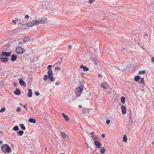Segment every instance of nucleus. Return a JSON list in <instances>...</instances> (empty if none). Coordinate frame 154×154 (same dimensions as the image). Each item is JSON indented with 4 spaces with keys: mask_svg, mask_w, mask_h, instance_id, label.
Returning <instances> with one entry per match:
<instances>
[{
    "mask_svg": "<svg viewBox=\"0 0 154 154\" xmlns=\"http://www.w3.org/2000/svg\"><path fill=\"white\" fill-rule=\"evenodd\" d=\"M48 75H45L43 78V80L44 81H46L49 79L51 82H54L55 80V78L53 76V72L52 70H50L47 72Z\"/></svg>",
    "mask_w": 154,
    "mask_h": 154,
    "instance_id": "obj_1",
    "label": "nucleus"
},
{
    "mask_svg": "<svg viewBox=\"0 0 154 154\" xmlns=\"http://www.w3.org/2000/svg\"><path fill=\"white\" fill-rule=\"evenodd\" d=\"M1 149L2 152L5 153H9L11 152V147L6 144L2 145L1 146Z\"/></svg>",
    "mask_w": 154,
    "mask_h": 154,
    "instance_id": "obj_2",
    "label": "nucleus"
},
{
    "mask_svg": "<svg viewBox=\"0 0 154 154\" xmlns=\"http://www.w3.org/2000/svg\"><path fill=\"white\" fill-rule=\"evenodd\" d=\"M83 87L82 86H81L76 88L75 90V92L76 95L77 96H79L82 91H83Z\"/></svg>",
    "mask_w": 154,
    "mask_h": 154,
    "instance_id": "obj_3",
    "label": "nucleus"
},
{
    "mask_svg": "<svg viewBox=\"0 0 154 154\" xmlns=\"http://www.w3.org/2000/svg\"><path fill=\"white\" fill-rule=\"evenodd\" d=\"M25 51V49L20 46H18L16 48V52L18 54H22Z\"/></svg>",
    "mask_w": 154,
    "mask_h": 154,
    "instance_id": "obj_4",
    "label": "nucleus"
},
{
    "mask_svg": "<svg viewBox=\"0 0 154 154\" xmlns=\"http://www.w3.org/2000/svg\"><path fill=\"white\" fill-rule=\"evenodd\" d=\"M11 54V52H6L3 51L2 53H0V55L1 57H10Z\"/></svg>",
    "mask_w": 154,
    "mask_h": 154,
    "instance_id": "obj_5",
    "label": "nucleus"
},
{
    "mask_svg": "<svg viewBox=\"0 0 154 154\" xmlns=\"http://www.w3.org/2000/svg\"><path fill=\"white\" fill-rule=\"evenodd\" d=\"M18 80L19 81V84L21 85L23 87H25L26 86V84L22 78L18 79Z\"/></svg>",
    "mask_w": 154,
    "mask_h": 154,
    "instance_id": "obj_6",
    "label": "nucleus"
},
{
    "mask_svg": "<svg viewBox=\"0 0 154 154\" xmlns=\"http://www.w3.org/2000/svg\"><path fill=\"white\" fill-rule=\"evenodd\" d=\"M35 25H36V24L35 20H34L32 22L27 23L26 24V26L28 27H30Z\"/></svg>",
    "mask_w": 154,
    "mask_h": 154,
    "instance_id": "obj_7",
    "label": "nucleus"
},
{
    "mask_svg": "<svg viewBox=\"0 0 154 154\" xmlns=\"http://www.w3.org/2000/svg\"><path fill=\"white\" fill-rule=\"evenodd\" d=\"M94 144L98 148H100L101 147L102 143L98 141L94 140Z\"/></svg>",
    "mask_w": 154,
    "mask_h": 154,
    "instance_id": "obj_8",
    "label": "nucleus"
},
{
    "mask_svg": "<svg viewBox=\"0 0 154 154\" xmlns=\"http://www.w3.org/2000/svg\"><path fill=\"white\" fill-rule=\"evenodd\" d=\"M73 99V96L70 95L68 96L67 98L66 99V100L67 103H69L72 101Z\"/></svg>",
    "mask_w": 154,
    "mask_h": 154,
    "instance_id": "obj_9",
    "label": "nucleus"
},
{
    "mask_svg": "<svg viewBox=\"0 0 154 154\" xmlns=\"http://www.w3.org/2000/svg\"><path fill=\"white\" fill-rule=\"evenodd\" d=\"M121 108L122 112V114L123 115L125 114L126 113V107L123 105H122L121 106Z\"/></svg>",
    "mask_w": 154,
    "mask_h": 154,
    "instance_id": "obj_10",
    "label": "nucleus"
},
{
    "mask_svg": "<svg viewBox=\"0 0 154 154\" xmlns=\"http://www.w3.org/2000/svg\"><path fill=\"white\" fill-rule=\"evenodd\" d=\"M14 94L19 96L21 94V92L19 89L16 88L15 91H14Z\"/></svg>",
    "mask_w": 154,
    "mask_h": 154,
    "instance_id": "obj_11",
    "label": "nucleus"
},
{
    "mask_svg": "<svg viewBox=\"0 0 154 154\" xmlns=\"http://www.w3.org/2000/svg\"><path fill=\"white\" fill-rule=\"evenodd\" d=\"M80 68L81 69H82L84 71H87L89 70V68L88 67L84 66L83 64L81 65Z\"/></svg>",
    "mask_w": 154,
    "mask_h": 154,
    "instance_id": "obj_12",
    "label": "nucleus"
},
{
    "mask_svg": "<svg viewBox=\"0 0 154 154\" xmlns=\"http://www.w3.org/2000/svg\"><path fill=\"white\" fill-rule=\"evenodd\" d=\"M40 24L44 23L46 21V19L44 17H42L39 19Z\"/></svg>",
    "mask_w": 154,
    "mask_h": 154,
    "instance_id": "obj_13",
    "label": "nucleus"
},
{
    "mask_svg": "<svg viewBox=\"0 0 154 154\" xmlns=\"http://www.w3.org/2000/svg\"><path fill=\"white\" fill-rule=\"evenodd\" d=\"M17 58V55L13 54L11 56V60L12 62H14L16 60Z\"/></svg>",
    "mask_w": 154,
    "mask_h": 154,
    "instance_id": "obj_14",
    "label": "nucleus"
},
{
    "mask_svg": "<svg viewBox=\"0 0 154 154\" xmlns=\"http://www.w3.org/2000/svg\"><path fill=\"white\" fill-rule=\"evenodd\" d=\"M61 115L64 118L66 121H68L69 120V117L64 113H62Z\"/></svg>",
    "mask_w": 154,
    "mask_h": 154,
    "instance_id": "obj_15",
    "label": "nucleus"
},
{
    "mask_svg": "<svg viewBox=\"0 0 154 154\" xmlns=\"http://www.w3.org/2000/svg\"><path fill=\"white\" fill-rule=\"evenodd\" d=\"M28 121L29 122L33 124L35 123L36 122V119L33 118H30L28 120Z\"/></svg>",
    "mask_w": 154,
    "mask_h": 154,
    "instance_id": "obj_16",
    "label": "nucleus"
},
{
    "mask_svg": "<svg viewBox=\"0 0 154 154\" xmlns=\"http://www.w3.org/2000/svg\"><path fill=\"white\" fill-rule=\"evenodd\" d=\"M22 28H18L12 31L13 32L18 33L22 31Z\"/></svg>",
    "mask_w": 154,
    "mask_h": 154,
    "instance_id": "obj_17",
    "label": "nucleus"
},
{
    "mask_svg": "<svg viewBox=\"0 0 154 154\" xmlns=\"http://www.w3.org/2000/svg\"><path fill=\"white\" fill-rule=\"evenodd\" d=\"M28 93L27 94V96L29 97H31L32 96V90L31 89H28Z\"/></svg>",
    "mask_w": 154,
    "mask_h": 154,
    "instance_id": "obj_18",
    "label": "nucleus"
},
{
    "mask_svg": "<svg viewBox=\"0 0 154 154\" xmlns=\"http://www.w3.org/2000/svg\"><path fill=\"white\" fill-rule=\"evenodd\" d=\"M128 121L129 124L127 125L130 126L133 123V121L131 117H128Z\"/></svg>",
    "mask_w": 154,
    "mask_h": 154,
    "instance_id": "obj_19",
    "label": "nucleus"
},
{
    "mask_svg": "<svg viewBox=\"0 0 154 154\" xmlns=\"http://www.w3.org/2000/svg\"><path fill=\"white\" fill-rule=\"evenodd\" d=\"M141 79L140 77L138 75L135 76L134 78V80L135 82H138Z\"/></svg>",
    "mask_w": 154,
    "mask_h": 154,
    "instance_id": "obj_20",
    "label": "nucleus"
},
{
    "mask_svg": "<svg viewBox=\"0 0 154 154\" xmlns=\"http://www.w3.org/2000/svg\"><path fill=\"white\" fill-rule=\"evenodd\" d=\"M30 38L29 37H27L24 38H23V41L24 42H29L30 40Z\"/></svg>",
    "mask_w": 154,
    "mask_h": 154,
    "instance_id": "obj_21",
    "label": "nucleus"
},
{
    "mask_svg": "<svg viewBox=\"0 0 154 154\" xmlns=\"http://www.w3.org/2000/svg\"><path fill=\"white\" fill-rule=\"evenodd\" d=\"M106 150L104 147H101L100 150V152L101 154H104Z\"/></svg>",
    "mask_w": 154,
    "mask_h": 154,
    "instance_id": "obj_22",
    "label": "nucleus"
},
{
    "mask_svg": "<svg viewBox=\"0 0 154 154\" xmlns=\"http://www.w3.org/2000/svg\"><path fill=\"white\" fill-rule=\"evenodd\" d=\"M121 101L122 103H125V97L122 96L120 98Z\"/></svg>",
    "mask_w": 154,
    "mask_h": 154,
    "instance_id": "obj_23",
    "label": "nucleus"
},
{
    "mask_svg": "<svg viewBox=\"0 0 154 154\" xmlns=\"http://www.w3.org/2000/svg\"><path fill=\"white\" fill-rule=\"evenodd\" d=\"M20 127L23 130H26V127L24 126L23 124H21L20 125Z\"/></svg>",
    "mask_w": 154,
    "mask_h": 154,
    "instance_id": "obj_24",
    "label": "nucleus"
},
{
    "mask_svg": "<svg viewBox=\"0 0 154 154\" xmlns=\"http://www.w3.org/2000/svg\"><path fill=\"white\" fill-rule=\"evenodd\" d=\"M91 137L93 140H98L99 139L98 136L97 135H95L94 136H91Z\"/></svg>",
    "mask_w": 154,
    "mask_h": 154,
    "instance_id": "obj_25",
    "label": "nucleus"
},
{
    "mask_svg": "<svg viewBox=\"0 0 154 154\" xmlns=\"http://www.w3.org/2000/svg\"><path fill=\"white\" fill-rule=\"evenodd\" d=\"M128 111V117H131L132 112L131 110L130 109H129Z\"/></svg>",
    "mask_w": 154,
    "mask_h": 154,
    "instance_id": "obj_26",
    "label": "nucleus"
},
{
    "mask_svg": "<svg viewBox=\"0 0 154 154\" xmlns=\"http://www.w3.org/2000/svg\"><path fill=\"white\" fill-rule=\"evenodd\" d=\"M19 130V128L17 125L15 126L13 128V130L15 131H18Z\"/></svg>",
    "mask_w": 154,
    "mask_h": 154,
    "instance_id": "obj_27",
    "label": "nucleus"
},
{
    "mask_svg": "<svg viewBox=\"0 0 154 154\" xmlns=\"http://www.w3.org/2000/svg\"><path fill=\"white\" fill-rule=\"evenodd\" d=\"M24 133V131L22 130L18 131L17 132V134L20 136H22Z\"/></svg>",
    "mask_w": 154,
    "mask_h": 154,
    "instance_id": "obj_28",
    "label": "nucleus"
},
{
    "mask_svg": "<svg viewBox=\"0 0 154 154\" xmlns=\"http://www.w3.org/2000/svg\"><path fill=\"white\" fill-rule=\"evenodd\" d=\"M141 78V80L140 81V82H139V83L143 85H145L144 78Z\"/></svg>",
    "mask_w": 154,
    "mask_h": 154,
    "instance_id": "obj_29",
    "label": "nucleus"
},
{
    "mask_svg": "<svg viewBox=\"0 0 154 154\" xmlns=\"http://www.w3.org/2000/svg\"><path fill=\"white\" fill-rule=\"evenodd\" d=\"M123 140L124 142H126L127 140V138L126 135H124L123 137Z\"/></svg>",
    "mask_w": 154,
    "mask_h": 154,
    "instance_id": "obj_30",
    "label": "nucleus"
},
{
    "mask_svg": "<svg viewBox=\"0 0 154 154\" xmlns=\"http://www.w3.org/2000/svg\"><path fill=\"white\" fill-rule=\"evenodd\" d=\"M82 111L83 114H85L86 112H89L88 109L85 108L84 109H82Z\"/></svg>",
    "mask_w": 154,
    "mask_h": 154,
    "instance_id": "obj_31",
    "label": "nucleus"
},
{
    "mask_svg": "<svg viewBox=\"0 0 154 154\" xmlns=\"http://www.w3.org/2000/svg\"><path fill=\"white\" fill-rule=\"evenodd\" d=\"M146 73L145 71L144 70L140 71H139L138 73L139 74L141 75L143 74H144Z\"/></svg>",
    "mask_w": 154,
    "mask_h": 154,
    "instance_id": "obj_32",
    "label": "nucleus"
},
{
    "mask_svg": "<svg viewBox=\"0 0 154 154\" xmlns=\"http://www.w3.org/2000/svg\"><path fill=\"white\" fill-rule=\"evenodd\" d=\"M91 60L93 63L96 65L97 64V61L96 59L93 58H92Z\"/></svg>",
    "mask_w": 154,
    "mask_h": 154,
    "instance_id": "obj_33",
    "label": "nucleus"
},
{
    "mask_svg": "<svg viewBox=\"0 0 154 154\" xmlns=\"http://www.w3.org/2000/svg\"><path fill=\"white\" fill-rule=\"evenodd\" d=\"M54 11L52 10V9H49L48 14H53L54 13L53 12Z\"/></svg>",
    "mask_w": 154,
    "mask_h": 154,
    "instance_id": "obj_34",
    "label": "nucleus"
},
{
    "mask_svg": "<svg viewBox=\"0 0 154 154\" xmlns=\"http://www.w3.org/2000/svg\"><path fill=\"white\" fill-rule=\"evenodd\" d=\"M6 109L5 107H3L0 109V112L2 113L4 112L5 110Z\"/></svg>",
    "mask_w": 154,
    "mask_h": 154,
    "instance_id": "obj_35",
    "label": "nucleus"
},
{
    "mask_svg": "<svg viewBox=\"0 0 154 154\" xmlns=\"http://www.w3.org/2000/svg\"><path fill=\"white\" fill-rule=\"evenodd\" d=\"M61 135L63 138H65L66 136L65 133L64 132H62L61 133Z\"/></svg>",
    "mask_w": 154,
    "mask_h": 154,
    "instance_id": "obj_36",
    "label": "nucleus"
},
{
    "mask_svg": "<svg viewBox=\"0 0 154 154\" xmlns=\"http://www.w3.org/2000/svg\"><path fill=\"white\" fill-rule=\"evenodd\" d=\"M34 94L36 96H38L40 94L39 92L38 91H35Z\"/></svg>",
    "mask_w": 154,
    "mask_h": 154,
    "instance_id": "obj_37",
    "label": "nucleus"
},
{
    "mask_svg": "<svg viewBox=\"0 0 154 154\" xmlns=\"http://www.w3.org/2000/svg\"><path fill=\"white\" fill-rule=\"evenodd\" d=\"M35 20V21L36 25L39 24H40L39 20Z\"/></svg>",
    "mask_w": 154,
    "mask_h": 154,
    "instance_id": "obj_38",
    "label": "nucleus"
},
{
    "mask_svg": "<svg viewBox=\"0 0 154 154\" xmlns=\"http://www.w3.org/2000/svg\"><path fill=\"white\" fill-rule=\"evenodd\" d=\"M52 67V66L51 65H49L47 67V69H48V71H49L50 70H52L51 69V68Z\"/></svg>",
    "mask_w": 154,
    "mask_h": 154,
    "instance_id": "obj_39",
    "label": "nucleus"
},
{
    "mask_svg": "<svg viewBox=\"0 0 154 154\" xmlns=\"http://www.w3.org/2000/svg\"><path fill=\"white\" fill-rule=\"evenodd\" d=\"M55 69L56 70L60 71V68L58 66H56L55 67Z\"/></svg>",
    "mask_w": 154,
    "mask_h": 154,
    "instance_id": "obj_40",
    "label": "nucleus"
},
{
    "mask_svg": "<svg viewBox=\"0 0 154 154\" xmlns=\"http://www.w3.org/2000/svg\"><path fill=\"white\" fill-rule=\"evenodd\" d=\"M110 122V120L109 119H107L106 121V123L107 125H108L109 124Z\"/></svg>",
    "mask_w": 154,
    "mask_h": 154,
    "instance_id": "obj_41",
    "label": "nucleus"
},
{
    "mask_svg": "<svg viewBox=\"0 0 154 154\" xmlns=\"http://www.w3.org/2000/svg\"><path fill=\"white\" fill-rule=\"evenodd\" d=\"M101 87L103 88V89H106V86H105L103 84H101Z\"/></svg>",
    "mask_w": 154,
    "mask_h": 154,
    "instance_id": "obj_42",
    "label": "nucleus"
},
{
    "mask_svg": "<svg viewBox=\"0 0 154 154\" xmlns=\"http://www.w3.org/2000/svg\"><path fill=\"white\" fill-rule=\"evenodd\" d=\"M23 107L26 109V110H27V106H26V105H23Z\"/></svg>",
    "mask_w": 154,
    "mask_h": 154,
    "instance_id": "obj_43",
    "label": "nucleus"
},
{
    "mask_svg": "<svg viewBox=\"0 0 154 154\" xmlns=\"http://www.w3.org/2000/svg\"><path fill=\"white\" fill-rule=\"evenodd\" d=\"M20 110H21V108L20 107L18 108L16 110V111L17 112H20Z\"/></svg>",
    "mask_w": 154,
    "mask_h": 154,
    "instance_id": "obj_44",
    "label": "nucleus"
},
{
    "mask_svg": "<svg viewBox=\"0 0 154 154\" xmlns=\"http://www.w3.org/2000/svg\"><path fill=\"white\" fill-rule=\"evenodd\" d=\"M60 84V83L58 81H57L56 82L55 85H59Z\"/></svg>",
    "mask_w": 154,
    "mask_h": 154,
    "instance_id": "obj_45",
    "label": "nucleus"
},
{
    "mask_svg": "<svg viewBox=\"0 0 154 154\" xmlns=\"http://www.w3.org/2000/svg\"><path fill=\"white\" fill-rule=\"evenodd\" d=\"M12 23L14 24H16V20H13L12 21Z\"/></svg>",
    "mask_w": 154,
    "mask_h": 154,
    "instance_id": "obj_46",
    "label": "nucleus"
},
{
    "mask_svg": "<svg viewBox=\"0 0 154 154\" xmlns=\"http://www.w3.org/2000/svg\"><path fill=\"white\" fill-rule=\"evenodd\" d=\"M90 134L91 136H94V135L95 134V132L94 131H93Z\"/></svg>",
    "mask_w": 154,
    "mask_h": 154,
    "instance_id": "obj_47",
    "label": "nucleus"
},
{
    "mask_svg": "<svg viewBox=\"0 0 154 154\" xmlns=\"http://www.w3.org/2000/svg\"><path fill=\"white\" fill-rule=\"evenodd\" d=\"M29 16L28 15L26 14V15H25V18L28 19L29 18Z\"/></svg>",
    "mask_w": 154,
    "mask_h": 154,
    "instance_id": "obj_48",
    "label": "nucleus"
},
{
    "mask_svg": "<svg viewBox=\"0 0 154 154\" xmlns=\"http://www.w3.org/2000/svg\"><path fill=\"white\" fill-rule=\"evenodd\" d=\"M95 0H89V3L91 4L92 3L93 1H94Z\"/></svg>",
    "mask_w": 154,
    "mask_h": 154,
    "instance_id": "obj_49",
    "label": "nucleus"
},
{
    "mask_svg": "<svg viewBox=\"0 0 154 154\" xmlns=\"http://www.w3.org/2000/svg\"><path fill=\"white\" fill-rule=\"evenodd\" d=\"M105 134H101V137L103 138H104L105 137Z\"/></svg>",
    "mask_w": 154,
    "mask_h": 154,
    "instance_id": "obj_50",
    "label": "nucleus"
},
{
    "mask_svg": "<svg viewBox=\"0 0 154 154\" xmlns=\"http://www.w3.org/2000/svg\"><path fill=\"white\" fill-rule=\"evenodd\" d=\"M98 76L100 77V78H102V75L101 74H98Z\"/></svg>",
    "mask_w": 154,
    "mask_h": 154,
    "instance_id": "obj_51",
    "label": "nucleus"
},
{
    "mask_svg": "<svg viewBox=\"0 0 154 154\" xmlns=\"http://www.w3.org/2000/svg\"><path fill=\"white\" fill-rule=\"evenodd\" d=\"M151 60L152 62L154 63V57L152 58Z\"/></svg>",
    "mask_w": 154,
    "mask_h": 154,
    "instance_id": "obj_52",
    "label": "nucleus"
},
{
    "mask_svg": "<svg viewBox=\"0 0 154 154\" xmlns=\"http://www.w3.org/2000/svg\"><path fill=\"white\" fill-rule=\"evenodd\" d=\"M26 60H27L28 61H29L30 63L31 62V60L29 59H26Z\"/></svg>",
    "mask_w": 154,
    "mask_h": 154,
    "instance_id": "obj_53",
    "label": "nucleus"
},
{
    "mask_svg": "<svg viewBox=\"0 0 154 154\" xmlns=\"http://www.w3.org/2000/svg\"><path fill=\"white\" fill-rule=\"evenodd\" d=\"M14 85L15 87L17 86V84L15 82H14Z\"/></svg>",
    "mask_w": 154,
    "mask_h": 154,
    "instance_id": "obj_54",
    "label": "nucleus"
},
{
    "mask_svg": "<svg viewBox=\"0 0 154 154\" xmlns=\"http://www.w3.org/2000/svg\"><path fill=\"white\" fill-rule=\"evenodd\" d=\"M85 144L86 145L87 148H89V145L86 143H85Z\"/></svg>",
    "mask_w": 154,
    "mask_h": 154,
    "instance_id": "obj_55",
    "label": "nucleus"
},
{
    "mask_svg": "<svg viewBox=\"0 0 154 154\" xmlns=\"http://www.w3.org/2000/svg\"><path fill=\"white\" fill-rule=\"evenodd\" d=\"M69 49H71V48H72V46L71 45H69Z\"/></svg>",
    "mask_w": 154,
    "mask_h": 154,
    "instance_id": "obj_56",
    "label": "nucleus"
},
{
    "mask_svg": "<svg viewBox=\"0 0 154 154\" xmlns=\"http://www.w3.org/2000/svg\"><path fill=\"white\" fill-rule=\"evenodd\" d=\"M3 143V141L2 140H0V145L2 144Z\"/></svg>",
    "mask_w": 154,
    "mask_h": 154,
    "instance_id": "obj_57",
    "label": "nucleus"
},
{
    "mask_svg": "<svg viewBox=\"0 0 154 154\" xmlns=\"http://www.w3.org/2000/svg\"><path fill=\"white\" fill-rule=\"evenodd\" d=\"M79 108H82V106L81 105H79Z\"/></svg>",
    "mask_w": 154,
    "mask_h": 154,
    "instance_id": "obj_58",
    "label": "nucleus"
},
{
    "mask_svg": "<svg viewBox=\"0 0 154 154\" xmlns=\"http://www.w3.org/2000/svg\"><path fill=\"white\" fill-rule=\"evenodd\" d=\"M94 52H96L97 50V49L96 48V49H95V48H94Z\"/></svg>",
    "mask_w": 154,
    "mask_h": 154,
    "instance_id": "obj_59",
    "label": "nucleus"
},
{
    "mask_svg": "<svg viewBox=\"0 0 154 154\" xmlns=\"http://www.w3.org/2000/svg\"><path fill=\"white\" fill-rule=\"evenodd\" d=\"M81 75L82 76H83V75H84V73H81Z\"/></svg>",
    "mask_w": 154,
    "mask_h": 154,
    "instance_id": "obj_60",
    "label": "nucleus"
},
{
    "mask_svg": "<svg viewBox=\"0 0 154 154\" xmlns=\"http://www.w3.org/2000/svg\"><path fill=\"white\" fill-rule=\"evenodd\" d=\"M147 33H146L144 34L145 36H147Z\"/></svg>",
    "mask_w": 154,
    "mask_h": 154,
    "instance_id": "obj_61",
    "label": "nucleus"
},
{
    "mask_svg": "<svg viewBox=\"0 0 154 154\" xmlns=\"http://www.w3.org/2000/svg\"><path fill=\"white\" fill-rule=\"evenodd\" d=\"M22 22H23V21H22V22H20V23H19V24H21H21H22Z\"/></svg>",
    "mask_w": 154,
    "mask_h": 154,
    "instance_id": "obj_62",
    "label": "nucleus"
},
{
    "mask_svg": "<svg viewBox=\"0 0 154 154\" xmlns=\"http://www.w3.org/2000/svg\"><path fill=\"white\" fill-rule=\"evenodd\" d=\"M20 106H23V105L21 103H20Z\"/></svg>",
    "mask_w": 154,
    "mask_h": 154,
    "instance_id": "obj_63",
    "label": "nucleus"
},
{
    "mask_svg": "<svg viewBox=\"0 0 154 154\" xmlns=\"http://www.w3.org/2000/svg\"><path fill=\"white\" fill-rule=\"evenodd\" d=\"M22 29H26V28H22Z\"/></svg>",
    "mask_w": 154,
    "mask_h": 154,
    "instance_id": "obj_64",
    "label": "nucleus"
}]
</instances>
